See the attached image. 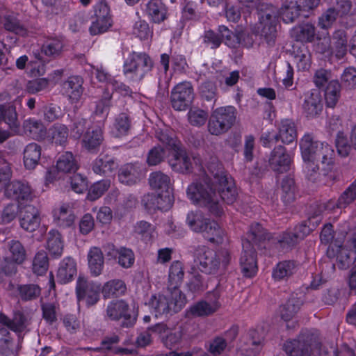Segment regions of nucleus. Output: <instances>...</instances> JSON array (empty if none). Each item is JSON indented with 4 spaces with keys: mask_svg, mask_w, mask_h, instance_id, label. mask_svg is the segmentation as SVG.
<instances>
[{
    "mask_svg": "<svg viewBox=\"0 0 356 356\" xmlns=\"http://www.w3.org/2000/svg\"><path fill=\"white\" fill-rule=\"evenodd\" d=\"M213 178L207 177L202 181L188 186L187 196L194 203L206 207L211 215L220 216L223 212L222 202L230 204L237 197L232 181L222 170L212 172Z\"/></svg>",
    "mask_w": 356,
    "mask_h": 356,
    "instance_id": "1",
    "label": "nucleus"
},
{
    "mask_svg": "<svg viewBox=\"0 0 356 356\" xmlns=\"http://www.w3.org/2000/svg\"><path fill=\"white\" fill-rule=\"evenodd\" d=\"M194 261L202 273L215 275L227 269L232 256L229 250L225 248L215 252L206 246H198L194 251Z\"/></svg>",
    "mask_w": 356,
    "mask_h": 356,
    "instance_id": "2",
    "label": "nucleus"
},
{
    "mask_svg": "<svg viewBox=\"0 0 356 356\" xmlns=\"http://www.w3.org/2000/svg\"><path fill=\"white\" fill-rule=\"evenodd\" d=\"M300 148L303 161H320L325 175L332 169L334 153L327 143L315 140L312 135L305 134L300 141Z\"/></svg>",
    "mask_w": 356,
    "mask_h": 356,
    "instance_id": "3",
    "label": "nucleus"
},
{
    "mask_svg": "<svg viewBox=\"0 0 356 356\" xmlns=\"http://www.w3.org/2000/svg\"><path fill=\"white\" fill-rule=\"evenodd\" d=\"M186 303V297L181 291H171L167 289L165 294L152 296L147 304L152 312L158 317L177 313Z\"/></svg>",
    "mask_w": 356,
    "mask_h": 356,
    "instance_id": "4",
    "label": "nucleus"
},
{
    "mask_svg": "<svg viewBox=\"0 0 356 356\" xmlns=\"http://www.w3.org/2000/svg\"><path fill=\"white\" fill-rule=\"evenodd\" d=\"M154 63L145 53L133 51L129 54L123 65V73L134 82H140L152 70Z\"/></svg>",
    "mask_w": 356,
    "mask_h": 356,
    "instance_id": "5",
    "label": "nucleus"
},
{
    "mask_svg": "<svg viewBox=\"0 0 356 356\" xmlns=\"http://www.w3.org/2000/svg\"><path fill=\"white\" fill-rule=\"evenodd\" d=\"M261 26V37L268 46L275 44L279 10L274 6L261 3L257 8Z\"/></svg>",
    "mask_w": 356,
    "mask_h": 356,
    "instance_id": "6",
    "label": "nucleus"
},
{
    "mask_svg": "<svg viewBox=\"0 0 356 356\" xmlns=\"http://www.w3.org/2000/svg\"><path fill=\"white\" fill-rule=\"evenodd\" d=\"M237 111L232 106H221L214 109L208 121V131L215 136L226 133L234 124Z\"/></svg>",
    "mask_w": 356,
    "mask_h": 356,
    "instance_id": "7",
    "label": "nucleus"
},
{
    "mask_svg": "<svg viewBox=\"0 0 356 356\" xmlns=\"http://www.w3.org/2000/svg\"><path fill=\"white\" fill-rule=\"evenodd\" d=\"M0 122H4L9 130L0 129V143L20 132V122L13 105H0Z\"/></svg>",
    "mask_w": 356,
    "mask_h": 356,
    "instance_id": "8",
    "label": "nucleus"
},
{
    "mask_svg": "<svg viewBox=\"0 0 356 356\" xmlns=\"http://www.w3.org/2000/svg\"><path fill=\"white\" fill-rule=\"evenodd\" d=\"M194 90L189 81H183L177 84L172 90L170 102L172 107L176 111H185L194 99Z\"/></svg>",
    "mask_w": 356,
    "mask_h": 356,
    "instance_id": "9",
    "label": "nucleus"
},
{
    "mask_svg": "<svg viewBox=\"0 0 356 356\" xmlns=\"http://www.w3.org/2000/svg\"><path fill=\"white\" fill-rule=\"evenodd\" d=\"M100 285L90 282L79 276L76 281V293L79 301H84L88 307L95 305L99 300Z\"/></svg>",
    "mask_w": 356,
    "mask_h": 356,
    "instance_id": "10",
    "label": "nucleus"
},
{
    "mask_svg": "<svg viewBox=\"0 0 356 356\" xmlns=\"http://www.w3.org/2000/svg\"><path fill=\"white\" fill-rule=\"evenodd\" d=\"M213 298L210 296L206 300H200L192 305L186 312V316L189 318L206 317L212 315L220 307L218 302L219 293L214 291L212 293Z\"/></svg>",
    "mask_w": 356,
    "mask_h": 356,
    "instance_id": "11",
    "label": "nucleus"
},
{
    "mask_svg": "<svg viewBox=\"0 0 356 356\" xmlns=\"http://www.w3.org/2000/svg\"><path fill=\"white\" fill-rule=\"evenodd\" d=\"M242 245L243 250L239 260L241 273L246 277H252L257 272L256 251L249 241H244Z\"/></svg>",
    "mask_w": 356,
    "mask_h": 356,
    "instance_id": "12",
    "label": "nucleus"
},
{
    "mask_svg": "<svg viewBox=\"0 0 356 356\" xmlns=\"http://www.w3.org/2000/svg\"><path fill=\"white\" fill-rule=\"evenodd\" d=\"M312 335L309 332L300 334L297 339L288 340L283 346L289 356H312L310 353Z\"/></svg>",
    "mask_w": 356,
    "mask_h": 356,
    "instance_id": "13",
    "label": "nucleus"
},
{
    "mask_svg": "<svg viewBox=\"0 0 356 356\" xmlns=\"http://www.w3.org/2000/svg\"><path fill=\"white\" fill-rule=\"evenodd\" d=\"M129 305L122 300L111 301L106 309V316L111 321L123 318L122 325L131 327L135 323L136 319L129 314Z\"/></svg>",
    "mask_w": 356,
    "mask_h": 356,
    "instance_id": "14",
    "label": "nucleus"
},
{
    "mask_svg": "<svg viewBox=\"0 0 356 356\" xmlns=\"http://www.w3.org/2000/svg\"><path fill=\"white\" fill-rule=\"evenodd\" d=\"M291 161V155L282 145H277L271 151L268 161L270 168L280 173L288 171Z\"/></svg>",
    "mask_w": 356,
    "mask_h": 356,
    "instance_id": "15",
    "label": "nucleus"
},
{
    "mask_svg": "<svg viewBox=\"0 0 356 356\" xmlns=\"http://www.w3.org/2000/svg\"><path fill=\"white\" fill-rule=\"evenodd\" d=\"M19 222L22 229L27 232H33L40 224L38 209L32 204H26L19 210Z\"/></svg>",
    "mask_w": 356,
    "mask_h": 356,
    "instance_id": "16",
    "label": "nucleus"
},
{
    "mask_svg": "<svg viewBox=\"0 0 356 356\" xmlns=\"http://www.w3.org/2000/svg\"><path fill=\"white\" fill-rule=\"evenodd\" d=\"M168 154V163L173 170L184 173L191 168V159L181 144L173 149Z\"/></svg>",
    "mask_w": 356,
    "mask_h": 356,
    "instance_id": "17",
    "label": "nucleus"
},
{
    "mask_svg": "<svg viewBox=\"0 0 356 356\" xmlns=\"http://www.w3.org/2000/svg\"><path fill=\"white\" fill-rule=\"evenodd\" d=\"M302 109L308 118H314L321 113L323 110L322 97L321 92L317 89H312L305 93Z\"/></svg>",
    "mask_w": 356,
    "mask_h": 356,
    "instance_id": "18",
    "label": "nucleus"
},
{
    "mask_svg": "<svg viewBox=\"0 0 356 356\" xmlns=\"http://www.w3.org/2000/svg\"><path fill=\"white\" fill-rule=\"evenodd\" d=\"M6 195L17 200L19 203L22 201H30L33 199V193L27 183L19 181H13L9 183L6 188Z\"/></svg>",
    "mask_w": 356,
    "mask_h": 356,
    "instance_id": "19",
    "label": "nucleus"
},
{
    "mask_svg": "<svg viewBox=\"0 0 356 356\" xmlns=\"http://www.w3.org/2000/svg\"><path fill=\"white\" fill-rule=\"evenodd\" d=\"M118 164L115 159L108 154H101L93 161L92 170L99 175L111 176L118 168Z\"/></svg>",
    "mask_w": 356,
    "mask_h": 356,
    "instance_id": "20",
    "label": "nucleus"
},
{
    "mask_svg": "<svg viewBox=\"0 0 356 356\" xmlns=\"http://www.w3.org/2000/svg\"><path fill=\"white\" fill-rule=\"evenodd\" d=\"M76 263L70 257H65L59 264L56 273V278L58 282L66 284L71 282L76 275Z\"/></svg>",
    "mask_w": 356,
    "mask_h": 356,
    "instance_id": "21",
    "label": "nucleus"
},
{
    "mask_svg": "<svg viewBox=\"0 0 356 356\" xmlns=\"http://www.w3.org/2000/svg\"><path fill=\"white\" fill-rule=\"evenodd\" d=\"M149 183L151 188L156 193H172L171 179L168 175L161 171L152 172L149 177Z\"/></svg>",
    "mask_w": 356,
    "mask_h": 356,
    "instance_id": "22",
    "label": "nucleus"
},
{
    "mask_svg": "<svg viewBox=\"0 0 356 356\" xmlns=\"http://www.w3.org/2000/svg\"><path fill=\"white\" fill-rule=\"evenodd\" d=\"M141 178L140 166L137 163H127L122 166L118 172L119 181L126 185H133Z\"/></svg>",
    "mask_w": 356,
    "mask_h": 356,
    "instance_id": "23",
    "label": "nucleus"
},
{
    "mask_svg": "<svg viewBox=\"0 0 356 356\" xmlns=\"http://www.w3.org/2000/svg\"><path fill=\"white\" fill-rule=\"evenodd\" d=\"M330 47L338 59L346 56L348 51V36L344 30L339 29L334 32L330 40Z\"/></svg>",
    "mask_w": 356,
    "mask_h": 356,
    "instance_id": "24",
    "label": "nucleus"
},
{
    "mask_svg": "<svg viewBox=\"0 0 356 356\" xmlns=\"http://www.w3.org/2000/svg\"><path fill=\"white\" fill-rule=\"evenodd\" d=\"M184 277V268L183 264L179 261L172 262L168 271V290L181 291L179 286L183 282Z\"/></svg>",
    "mask_w": 356,
    "mask_h": 356,
    "instance_id": "25",
    "label": "nucleus"
},
{
    "mask_svg": "<svg viewBox=\"0 0 356 356\" xmlns=\"http://www.w3.org/2000/svg\"><path fill=\"white\" fill-rule=\"evenodd\" d=\"M83 83L81 77L72 76L63 83V88L72 102H76L80 99L83 92Z\"/></svg>",
    "mask_w": 356,
    "mask_h": 356,
    "instance_id": "26",
    "label": "nucleus"
},
{
    "mask_svg": "<svg viewBox=\"0 0 356 356\" xmlns=\"http://www.w3.org/2000/svg\"><path fill=\"white\" fill-rule=\"evenodd\" d=\"M146 14L154 23H161L167 17V8L161 0H149L146 5Z\"/></svg>",
    "mask_w": 356,
    "mask_h": 356,
    "instance_id": "27",
    "label": "nucleus"
},
{
    "mask_svg": "<svg viewBox=\"0 0 356 356\" xmlns=\"http://www.w3.org/2000/svg\"><path fill=\"white\" fill-rule=\"evenodd\" d=\"M327 255L330 259L336 257L341 269L347 268L351 263L349 250L341 245L331 244L327 250Z\"/></svg>",
    "mask_w": 356,
    "mask_h": 356,
    "instance_id": "28",
    "label": "nucleus"
},
{
    "mask_svg": "<svg viewBox=\"0 0 356 356\" xmlns=\"http://www.w3.org/2000/svg\"><path fill=\"white\" fill-rule=\"evenodd\" d=\"M291 35L296 41L312 42L316 35V29L312 23H303L293 27Z\"/></svg>",
    "mask_w": 356,
    "mask_h": 356,
    "instance_id": "29",
    "label": "nucleus"
},
{
    "mask_svg": "<svg viewBox=\"0 0 356 356\" xmlns=\"http://www.w3.org/2000/svg\"><path fill=\"white\" fill-rule=\"evenodd\" d=\"M200 233L205 239L213 243H222L225 237L224 230L216 221L209 219Z\"/></svg>",
    "mask_w": 356,
    "mask_h": 356,
    "instance_id": "30",
    "label": "nucleus"
},
{
    "mask_svg": "<svg viewBox=\"0 0 356 356\" xmlns=\"http://www.w3.org/2000/svg\"><path fill=\"white\" fill-rule=\"evenodd\" d=\"M155 137L165 146L163 147L168 153L181 144L176 137L175 131L170 128L157 129L155 131Z\"/></svg>",
    "mask_w": 356,
    "mask_h": 356,
    "instance_id": "31",
    "label": "nucleus"
},
{
    "mask_svg": "<svg viewBox=\"0 0 356 356\" xmlns=\"http://www.w3.org/2000/svg\"><path fill=\"white\" fill-rule=\"evenodd\" d=\"M23 155L25 168L33 170L38 165L40 159L41 147L35 143H29L25 147Z\"/></svg>",
    "mask_w": 356,
    "mask_h": 356,
    "instance_id": "32",
    "label": "nucleus"
},
{
    "mask_svg": "<svg viewBox=\"0 0 356 356\" xmlns=\"http://www.w3.org/2000/svg\"><path fill=\"white\" fill-rule=\"evenodd\" d=\"M356 200V180L353 182L339 196L337 202L330 201L326 204L327 209L335 207L343 209L347 207Z\"/></svg>",
    "mask_w": 356,
    "mask_h": 356,
    "instance_id": "33",
    "label": "nucleus"
},
{
    "mask_svg": "<svg viewBox=\"0 0 356 356\" xmlns=\"http://www.w3.org/2000/svg\"><path fill=\"white\" fill-rule=\"evenodd\" d=\"M88 267L93 276L99 275L104 268V255L100 248L92 247L88 253Z\"/></svg>",
    "mask_w": 356,
    "mask_h": 356,
    "instance_id": "34",
    "label": "nucleus"
},
{
    "mask_svg": "<svg viewBox=\"0 0 356 356\" xmlns=\"http://www.w3.org/2000/svg\"><path fill=\"white\" fill-rule=\"evenodd\" d=\"M63 241L60 232L55 229L50 230L47 234V248L51 257H60L63 254Z\"/></svg>",
    "mask_w": 356,
    "mask_h": 356,
    "instance_id": "35",
    "label": "nucleus"
},
{
    "mask_svg": "<svg viewBox=\"0 0 356 356\" xmlns=\"http://www.w3.org/2000/svg\"><path fill=\"white\" fill-rule=\"evenodd\" d=\"M279 140L283 143L289 144L297 138V131L294 122L289 119L282 120L278 127Z\"/></svg>",
    "mask_w": 356,
    "mask_h": 356,
    "instance_id": "36",
    "label": "nucleus"
},
{
    "mask_svg": "<svg viewBox=\"0 0 356 356\" xmlns=\"http://www.w3.org/2000/svg\"><path fill=\"white\" fill-rule=\"evenodd\" d=\"M46 135L51 143L63 146L67 143L69 130L65 124L56 123L49 129Z\"/></svg>",
    "mask_w": 356,
    "mask_h": 356,
    "instance_id": "37",
    "label": "nucleus"
},
{
    "mask_svg": "<svg viewBox=\"0 0 356 356\" xmlns=\"http://www.w3.org/2000/svg\"><path fill=\"white\" fill-rule=\"evenodd\" d=\"M107 254L114 259H118L119 265L126 268L132 266L135 261L134 252L131 249L124 247L112 248Z\"/></svg>",
    "mask_w": 356,
    "mask_h": 356,
    "instance_id": "38",
    "label": "nucleus"
},
{
    "mask_svg": "<svg viewBox=\"0 0 356 356\" xmlns=\"http://www.w3.org/2000/svg\"><path fill=\"white\" fill-rule=\"evenodd\" d=\"M63 47L64 42L61 37L50 36L42 44V51L47 56L55 58L61 54Z\"/></svg>",
    "mask_w": 356,
    "mask_h": 356,
    "instance_id": "39",
    "label": "nucleus"
},
{
    "mask_svg": "<svg viewBox=\"0 0 356 356\" xmlns=\"http://www.w3.org/2000/svg\"><path fill=\"white\" fill-rule=\"evenodd\" d=\"M302 303V300L297 295H291L286 302L280 307L282 318L286 321L291 319L299 311Z\"/></svg>",
    "mask_w": 356,
    "mask_h": 356,
    "instance_id": "40",
    "label": "nucleus"
},
{
    "mask_svg": "<svg viewBox=\"0 0 356 356\" xmlns=\"http://www.w3.org/2000/svg\"><path fill=\"white\" fill-rule=\"evenodd\" d=\"M56 168L58 172L71 173L78 169V163L71 152H65L58 156Z\"/></svg>",
    "mask_w": 356,
    "mask_h": 356,
    "instance_id": "41",
    "label": "nucleus"
},
{
    "mask_svg": "<svg viewBox=\"0 0 356 356\" xmlns=\"http://www.w3.org/2000/svg\"><path fill=\"white\" fill-rule=\"evenodd\" d=\"M131 128V120L125 113H120L115 119L111 134L115 138H122L127 136Z\"/></svg>",
    "mask_w": 356,
    "mask_h": 356,
    "instance_id": "42",
    "label": "nucleus"
},
{
    "mask_svg": "<svg viewBox=\"0 0 356 356\" xmlns=\"http://www.w3.org/2000/svg\"><path fill=\"white\" fill-rule=\"evenodd\" d=\"M23 127L26 134L35 140L43 139L47 134L43 123L35 119H29L24 122Z\"/></svg>",
    "mask_w": 356,
    "mask_h": 356,
    "instance_id": "43",
    "label": "nucleus"
},
{
    "mask_svg": "<svg viewBox=\"0 0 356 356\" xmlns=\"http://www.w3.org/2000/svg\"><path fill=\"white\" fill-rule=\"evenodd\" d=\"M302 10L298 1H291L282 6L279 14L286 24L293 22L300 15Z\"/></svg>",
    "mask_w": 356,
    "mask_h": 356,
    "instance_id": "44",
    "label": "nucleus"
},
{
    "mask_svg": "<svg viewBox=\"0 0 356 356\" xmlns=\"http://www.w3.org/2000/svg\"><path fill=\"white\" fill-rule=\"evenodd\" d=\"M9 259L18 264H22L26 259V250L22 243L18 240H11L7 243Z\"/></svg>",
    "mask_w": 356,
    "mask_h": 356,
    "instance_id": "45",
    "label": "nucleus"
},
{
    "mask_svg": "<svg viewBox=\"0 0 356 356\" xmlns=\"http://www.w3.org/2000/svg\"><path fill=\"white\" fill-rule=\"evenodd\" d=\"M296 269V264L293 261H284L278 263L273 270V278L276 281L285 280L291 276Z\"/></svg>",
    "mask_w": 356,
    "mask_h": 356,
    "instance_id": "46",
    "label": "nucleus"
},
{
    "mask_svg": "<svg viewBox=\"0 0 356 356\" xmlns=\"http://www.w3.org/2000/svg\"><path fill=\"white\" fill-rule=\"evenodd\" d=\"M281 199L284 204L293 202L296 199V186L293 178L286 176L280 182Z\"/></svg>",
    "mask_w": 356,
    "mask_h": 356,
    "instance_id": "47",
    "label": "nucleus"
},
{
    "mask_svg": "<svg viewBox=\"0 0 356 356\" xmlns=\"http://www.w3.org/2000/svg\"><path fill=\"white\" fill-rule=\"evenodd\" d=\"M127 290L124 282L121 280H112L104 284L102 287V293L104 298L123 295Z\"/></svg>",
    "mask_w": 356,
    "mask_h": 356,
    "instance_id": "48",
    "label": "nucleus"
},
{
    "mask_svg": "<svg viewBox=\"0 0 356 356\" xmlns=\"http://www.w3.org/2000/svg\"><path fill=\"white\" fill-rule=\"evenodd\" d=\"M0 323L14 332H22L26 327V318L22 313H16L13 319L0 314Z\"/></svg>",
    "mask_w": 356,
    "mask_h": 356,
    "instance_id": "49",
    "label": "nucleus"
},
{
    "mask_svg": "<svg viewBox=\"0 0 356 356\" xmlns=\"http://www.w3.org/2000/svg\"><path fill=\"white\" fill-rule=\"evenodd\" d=\"M341 94V84L337 80H331L325 90V99L327 106L334 107Z\"/></svg>",
    "mask_w": 356,
    "mask_h": 356,
    "instance_id": "50",
    "label": "nucleus"
},
{
    "mask_svg": "<svg viewBox=\"0 0 356 356\" xmlns=\"http://www.w3.org/2000/svg\"><path fill=\"white\" fill-rule=\"evenodd\" d=\"M103 140L102 130L100 127L88 131L83 136V143L88 150L95 149Z\"/></svg>",
    "mask_w": 356,
    "mask_h": 356,
    "instance_id": "51",
    "label": "nucleus"
},
{
    "mask_svg": "<svg viewBox=\"0 0 356 356\" xmlns=\"http://www.w3.org/2000/svg\"><path fill=\"white\" fill-rule=\"evenodd\" d=\"M209 219L204 218L203 213L200 211H190L186 216V224L190 229L197 233L203 230L205 224Z\"/></svg>",
    "mask_w": 356,
    "mask_h": 356,
    "instance_id": "52",
    "label": "nucleus"
},
{
    "mask_svg": "<svg viewBox=\"0 0 356 356\" xmlns=\"http://www.w3.org/2000/svg\"><path fill=\"white\" fill-rule=\"evenodd\" d=\"M257 332L253 331L250 334V339L244 345L241 346L242 354L245 356H256L261 350V339L256 337Z\"/></svg>",
    "mask_w": 356,
    "mask_h": 356,
    "instance_id": "53",
    "label": "nucleus"
},
{
    "mask_svg": "<svg viewBox=\"0 0 356 356\" xmlns=\"http://www.w3.org/2000/svg\"><path fill=\"white\" fill-rule=\"evenodd\" d=\"M134 232L145 242L150 241L156 236L155 226L145 220L139 221L136 224Z\"/></svg>",
    "mask_w": 356,
    "mask_h": 356,
    "instance_id": "54",
    "label": "nucleus"
},
{
    "mask_svg": "<svg viewBox=\"0 0 356 356\" xmlns=\"http://www.w3.org/2000/svg\"><path fill=\"white\" fill-rule=\"evenodd\" d=\"M0 334L5 337L0 339V355L1 356H17L15 346L10 337L7 329L0 328Z\"/></svg>",
    "mask_w": 356,
    "mask_h": 356,
    "instance_id": "55",
    "label": "nucleus"
},
{
    "mask_svg": "<svg viewBox=\"0 0 356 356\" xmlns=\"http://www.w3.org/2000/svg\"><path fill=\"white\" fill-rule=\"evenodd\" d=\"M1 22L6 31L13 32L22 36H25L27 34L26 28L14 15H8L4 16Z\"/></svg>",
    "mask_w": 356,
    "mask_h": 356,
    "instance_id": "56",
    "label": "nucleus"
},
{
    "mask_svg": "<svg viewBox=\"0 0 356 356\" xmlns=\"http://www.w3.org/2000/svg\"><path fill=\"white\" fill-rule=\"evenodd\" d=\"M168 156L169 154L167 149L159 145L149 151L147 163L149 165L154 166L163 162Z\"/></svg>",
    "mask_w": 356,
    "mask_h": 356,
    "instance_id": "57",
    "label": "nucleus"
},
{
    "mask_svg": "<svg viewBox=\"0 0 356 356\" xmlns=\"http://www.w3.org/2000/svg\"><path fill=\"white\" fill-rule=\"evenodd\" d=\"M49 266V259L44 251H40L36 253L33 258L32 269L34 273L38 275L44 274Z\"/></svg>",
    "mask_w": 356,
    "mask_h": 356,
    "instance_id": "58",
    "label": "nucleus"
},
{
    "mask_svg": "<svg viewBox=\"0 0 356 356\" xmlns=\"http://www.w3.org/2000/svg\"><path fill=\"white\" fill-rule=\"evenodd\" d=\"M217 90L216 84L211 81L202 83L200 87V94L202 99L207 102H213V106L218 98Z\"/></svg>",
    "mask_w": 356,
    "mask_h": 356,
    "instance_id": "59",
    "label": "nucleus"
},
{
    "mask_svg": "<svg viewBox=\"0 0 356 356\" xmlns=\"http://www.w3.org/2000/svg\"><path fill=\"white\" fill-rule=\"evenodd\" d=\"M188 122L194 127L203 126L208 119V113L204 110L193 107L187 113Z\"/></svg>",
    "mask_w": 356,
    "mask_h": 356,
    "instance_id": "60",
    "label": "nucleus"
},
{
    "mask_svg": "<svg viewBox=\"0 0 356 356\" xmlns=\"http://www.w3.org/2000/svg\"><path fill=\"white\" fill-rule=\"evenodd\" d=\"M248 238L246 241H249L251 243V241L257 243L266 239H270V237L267 231L260 224L254 223L250 226Z\"/></svg>",
    "mask_w": 356,
    "mask_h": 356,
    "instance_id": "61",
    "label": "nucleus"
},
{
    "mask_svg": "<svg viewBox=\"0 0 356 356\" xmlns=\"http://www.w3.org/2000/svg\"><path fill=\"white\" fill-rule=\"evenodd\" d=\"M111 181L104 179L95 183L90 188L88 199L94 201L101 197L110 187Z\"/></svg>",
    "mask_w": 356,
    "mask_h": 356,
    "instance_id": "62",
    "label": "nucleus"
},
{
    "mask_svg": "<svg viewBox=\"0 0 356 356\" xmlns=\"http://www.w3.org/2000/svg\"><path fill=\"white\" fill-rule=\"evenodd\" d=\"M219 31L222 35V39L224 38L225 40V44L232 48L238 47L240 40L244 36L243 34H238V33L230 31L225 26H220Z\"/></svg>",
    "mask_w": 356,
    "mask_h": 356,
    "instance_id": "63",
    "label": "nucleus"
},
{
    "mask_svg": "<svg viewBox=\"0 0 356 356\" xmlns=\"http://www.w3.org/2000/svg\"><path fill=\"white\" fill-rule=\"evenodd\" d=\"M17 290L23 300H31L35 299L40 293V287L35 284L19 285Z\"/></svg>",
    "mask_w": 356,
    "mask_h": 356,
    "instance_id": "64",
    "label": "nucleus"
}]
</instances>
